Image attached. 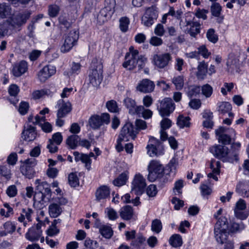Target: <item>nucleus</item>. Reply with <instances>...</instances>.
<instances>
[{"label": "nucleus", "instance_id": "52", "mask_svg": "<svg viewBox=\"0 0 249 249\" xmlns=\"http://www.w3.org/2000/svg\"><path fill=\"white\" fill-rule=\"evenodd\" d=\"M200 89L199 87L192 86L189 87L187 91V95L190 98L196 97L200 93Z\"/></svg>", "mask_w": 249, "mask_h": 249}, {"label": "nucleus", "instance_id": "48", "mask_svg": "<svg viewBox=\"0 0 249 249\" xmlns=\"http://www.w3.org/2000/svg\"><path fill=\"white\" fill-rule=\"evenodd\" d=\"M105 213L106 216L110 220H115L118 217L116 211L110 207L107 208Z\"/></svg>", "mask_w": 249, "mask_h": 249}, {"label": "nucleus", "instance_id": "29", "mask_svg": "<svg viewBox=\"0 0 249 249\" xmlns=\"http://www.w3.org/2000/svg\"><path fill=\"white\" fill-rule=\"evenodd\" d=\"M186 26L190 27L189 33L192 36H195L200 33V24L198 21H186Z\"/></svg>", "mask_w": 249, "mask_h": 249}, {"label": "nucleus", "instance_id": "45", "mask_svg": "<svg viewBox=\"0 0 249 249\" xmlns=\"http://www.w3.org/2000/svg\"><path fill=\"white\" fill-rule=\"evenodd\" d=\"M207 39L211 42L215 44L218 40V36L213 29H209L206 35Z\"/></svg>", "mask_w": 249, "mask_h": 249}, {"label": "nucleus", "instance_id": "28", "mask_svg": "<svg viewBox=\"0 0 249 249\" xmlns=\"http://www.w3.org/2000/svg\"><path fill=\"white\" fill-rule=\"evenodd\" d=\"M124 104L128 110L130 114H136L138 106H136V102L134 99L129 97H126L124 100Z\"/></svg>", "mask_w": 249, "mask_h": 249}, {"label": "nucleus", "instance_id": "22", "mask_svg": "<svg viewBox=\"0 0 249 249\" xmlns=\"http://www.w3.org/2000/svg\"><path fill=\"white\" fill-rule=\"evenodd\" d=\"M210 168L212 170V172L208 174V178L217 181L218 180L217 176L220 174L221 168L220 162L213 159L210 162Z\"/></svg>", "mask_w": 249, "mask_h": 249}, {"label": "nucleus", "instance_id": "59", "mask_svg": "<svg viewBox=\"0 0 249 249\" xmlns=\"http://www.w3.org/2000/svg\"><path fill=\"white\" fill-rule=\"evenodd\" d=\"M201 91L202 94L208 98L211 96L213 93V88L209 84H205L202 87Z\"/></svg>", "mask_w": 249, "mask_h": 249}, {"label": "nucleus", "instance_id": "1", "mask_svg": "<svg viewBox=\"0 0 249 249\" xmlns=\"http://www.w3.org/2000/svg\"><path fill=\"white\" fill-rule=\"evenodd\" d=\"M137 130L133 124L127 123L122 128L117 141L116 148L118 152L124 149V143L131 140H134L137 134Z\"/></svg>", "mask_w": 249, "mask_h": 249}, {"label": "nucleus", "instance_id": "27", "mask_svg": "<svg viewBox=\"0 0 249 249\" xmlns=\"http://www.w3.org/2000/svg\"><path fill=\"white\" fill-rule=\"evenodd\" d=\"M49 112V109L45 107L39 112V114L41 115H37L34 117L33 116L30 115L28 117V121L33 123H40L44 122L45 121V115Z\"/></svg>", "mask_w": 249, "mask_h": 249}, {"label": "nucleus", "instance_id": "21", "mask_svg": "<svg viewBox=\"0 0 249 249\" xmlns=\"http://www.w3.org/2000/svg\"><path fill=\"white\" fill-rule=\"evenodd\" d=\"M114 12V10L111 9V7L109 6H106L102 9L97 17L98 22L101 24H103L111 18Z\"/></svg>", "mask_w": 249, "mask_h": 249}, {"label": "nucleus", "instance_id": "11", "mask_svg": "<svg viewBox=\"0 0 249 249\" xmlns=\"http://www.w3.org/2000/svg\"><path fill=\"white\" fill-rule=\"evenodd\" d=\"M145 186V179L140 174H136L132 182L131 192L137 196L141 195Z\"/></svg>", "mask_w": 249, "mask_h": 249}, {"label": "nucleus", "instance_id": "4", "mask_svg": "<svg viewBox=\"0 0 249 249\" xmlns=\"http://www.w3.org/2000/svg\"><path fill=\"white\" fill-rule=\"evenodd\" d=\"M35 184L37 185L36 189L38 192L35 193L34 196V200L36 202H39L43 204L45 202L46 195L51 196V189L49 184L46 182H40L39 180H36Z\"/></svg>", "mask_w": 249, "mask_h": 249}, {"label": "nucleus", "instance_id": "37", "mask_svg": "<svg viewBox=\"0 0 249 249\" xmlns=\"http://www.w3.org/2000/svg\"><path fill=\"white\" fill-rule=\"evenodd\" d=\"M190 118L189 117L180 115L178 118L177 124L181 128L185 127H189L190 125Z\"/></svg>", "mask_w": 249, "mask_h": 249}, {"label": "nucleus", "instance_id": "63", "mask_svg": "<svg viewBox=\"0 0 249 249\" xmlns=\"http://www.w3.org/2000/svg\"><path fill=\"white\" fill-rule=\"evenodd\" d=\"M172 121L168 118H163L160 122V129L166 130L170 128L172 126Z\"/></svg>", "mask_w": 249, "mask_h": 249}, {"label": "nucleus", "instance_id": "12", "mask_svg": "<svg viewBox=\"0 0 249 249\" xmlns=\"http://www.w3.org/2000/svg\"><path fill=\"white\" fill-rule=\"evenodd\" d=\"M129 52L125 55V60L123 63V67L128 70H132L136 67V60L139 51L131 46L129 48Z\"/></svg>", "mask_w": 249, "mask_h": 249}, {"label": "nucleus", "instance_id": "26", "mask_svg": "<svg viewBox=\"0 0 249 249\" xmlns=\"http://www.w3.org/2000/svg\"><path fill=\"white\" fill-rule=\"evenodd\" d=\"M110 195V189L106 185H103L99 187L95 193L96 198L98 201L105 199Z\"/></svg>", "mask_w": 249, "mask_h": 249}, {"label": "nucleus", "instance_id": "13", "mask_svg": "<svg viewBox=\"0 0 249 249\" xmlns=\"http://www.w3.org/2000/svg\"><path fill=\"white\" fill-rule=\"evenodd\" d=\"M36 164V160L35 159H29L25 160L22 164L20 171L22 175L26 178H31L34 174V167Z\"/></svg>", "mask_w": 249, "mask_h": 249}, {"label": "nucleus", "instance_id": "5", "mask_svg": "<svg viewBox=\"0 0 249 249\" xmlns=\"http://www.w3.org/2000/svg\"><path fill=\"white\" fill-rule=\"evenodd\" d=\"M146 149L147 154L151 157L162 155L164 152L162 143L159 140L152 136L149 138Z\"/></svg>", "mask_w": 249, "mask_h": 249}, {"label": "nucleus", "instance_id": "41", "mask_svg": "<svg viewBox=\"0 0 249 249\" xmlns=\"http://www.w3.org/2000/svg\"><path fill=\"white\" fill-rule=\"evenodd\" d=\"M61 221L60 219H54L47 230V233H58L60 231L59 228Z\"/></svg>", "mask_w": 249, "mask_h": 249}, {"label": "nucleus", "instance_id": "30", "mask_svg": "<svg viewBox=\"0 0 249 249\" xmlns=\"http://www.w3.org/2000/svg\"><path fill=\"white\" fill-rule=\"evenodd\" d=\"M120 215L121 217L125 220L130 219L133 214L132 208L130 206H125L122 207L120 210Z\"/></svg>", "mask_w": 249, "mask_h": 249}, {"label": "nucleus", "instance_id": "38", "mask_svg": "<svg viewBox=\"0 0 249 249\" xmlns=\"http://www.w3.org/2000/svg\"><path fill=\"white\" fill-rule=\"evenodd\" d=\"M80 138L76 135H72L69 137L67 140V143L71 149H75L78 145Z\"/></svg>", "mask_w": 249, "mask_h": 249}, {"label": "nucleus", "instance_id": "2", "mask_svg": "<svg viewBox=\"0 0 249 249\" xmlns=\"http://www.w3.org/2000/svg\"><path fill=\"white\" fill-rule=\"evenodd\" d=\"M102 63L100 61L94 59L92 61L89 71V81L93 87L99 86L102 82L103 75Z\"/></svg>", "mask_w": 249, "mask_h": 249}, {"label": "nucleus", "instance_id": "36", "mask_svg": "<svg viewBox=\"0 0 249 249\" xmlns=\"http://www.w3.org/2000/svg\"><path fill=\"white\" fill-rule=\"evenodd\" d=\"M136 114L141 115L144 119H148L152 116L153 112L151 110L145 108L143 106H138Z\"/></svg>", "mask_w": 249, "mask_h": 249}, {"label": "nucleus", "instance_id": "64", "mask_svg": "<svg viewBox=\"0 0 249 249\" xmlns=\"http://www.w3.org/2000/svg\"><path fill=\"white\" fill-rule=\"evenodd\" d=\"M59 11V8L56 5H52L49 7L48 13L51 17H55L58 15Z\"/></svg>", "mask_w": 249, "mask_h": 249}, {"label": "nucleus", "instance_id": "23", "mask_svg": "<svg viewBox=\"0 0 249 249\" xmlns=\"http://www.w3.org/2000/svg\"><path fill=\"white\" fill-rule=\"evenodd\" d=\"M36 136L35 127L32 125H27L24 127L22 132V138L26 141L30 142L34 140Z\"/></svg>", "mask_w": 249, "mask_h": 249}, {"label": "nucleus", "instance_id": "50", "mask_svg": "<svg viewBox=\"0 0 249 249\" xmlns=\"http://www.w3.org/2000/svg\"><path fill=\"white\" fill-rule=\"evenodd\" d=\"M169 16H171L177 19H180L183 14V12L181 9L175 11L173 7H170L168 12Z\"/></svg>", "mask_w": 249, "mask_h": 249}, {"label": "nucleus", "instance_id": "61", "mask_svg": "<svg viewBox=\"0 0 249 249\" xmlns=\"http://www.w3.org/2000/svg\"><path fill=\"white\" fill-rule=\"evenodd\" d=\"M198 55H202L204 58H207L211 54V53L209 52L208 50L205 45H201L198 48Z\"/></svg>", "mask_w": 249, "mask_h": 249}, {"label": "nucleus", "instance_id": "46", "mask_svg": "<svg viewBox=\"0 0 249 249\" xmlns=\"http://www.w3.org/2000/svg\"><path fill=\"white\" fill-rule=\"evenodd\" d=\"M172 82L176 87L177 89H181L184 86V77L183 76L181 75L174 77L172 79Z\"/></svg>", "mask_w": 249, "mask_h": 249}, {"label": "nucleus", "instance_id": "57", "mask_svg": "<svg viewBox=\"0 0 249 249\" xmlns=\"http://www.w3.org/2000/svg\"><path fill=\"white\" fill-rule=\"evenodd\" d=\"M97 227L99 229L100 233H112L113 232L109 224H98Z\"/></svg>", "mask_w": 249, "mask_h": 249}, {"label": "nucleus", "instance_id": "40", "mask_svg": "<svg viewBox=\"0 0 249 249\" xmlns=\"http://www.w3.org/2000/svg\"><path fill=\"white\" fill-rule=\"evenodd\" d=\"M130 24V20L126 17H123L119 19V28L123 33L128 31Z\"/></svg>", "mask_w": 249, "mask_h": 249}, {"label": "nucleus", "instance_id": "35", "mask_svg": "<svg viewBox=\"0 0 249 249\" xmlns=\"http://www.w3.org/2000/svg\"><path fill=\"white\" fill-rule=\"evenodd\" d=\"M12 14V9L10 5L6 3L0 4V18H7Z\"/></svg>", "mask_w": 249, "mask_h": 249}, {"label": "nucleus", "instance_id": "34", "mask_svg": "<svg viewBox=\"0 0 249 249\" xmlns=\"http://www.w3.org/2000/svg\"><path fill=\"white\" fill-rule=\"evenodd\" d=\"M62 210L60 206L56 203H52L49 207V213L52 217L58 216L62 213Z\"/></svg>", "mask_w": 249, "mask_h": 249}, {"label": "nucleus", "instance_id": "47", "mask_svg": "<svg viewBox=\"0 0 249 249\" xmlns=\"http://www.w3.org/2000/svg\"><path fill=\"white\" fill-rule=\"evenodd\" d=\"M68 180L69 184L71 187H75L79 184V178L76 173H71L70 174Z\"/></svg>", "mask_w": 249, "mask_h": 249}, {"label": "nucleus", "instance_id": "55", "mask_svg": "<svg viewBox=\"0 0 249 249\" xmlns=\"http://www.w3.org/2000/svg\"><path fill=\"white\" fill-rule=\"evenodd\" d=\"M151 229L153 232L157 233L160 232L162 229V224L161 221L157 219L154 220L152 222Z\"/></svg>", "mask_w": 249, "mask_h": 249}, {"label": "nucleus", "instance_id": "25", "mask_svg": "<svg viewBox=\"0 0 249 249\" xmlns=\"http://www.w3.org/2000/svg\"><path fill=\"white\" fill-rule=\"evenodd\" d=\"M27 70V63L24 61H21L16 64L12 70L13 74L16 77H19L24 73Z\"/></svg>", "mask_w": 249, "mask_h": 249}, {"label": "nucleus", "instance_id": "24", "mask_svg": "<svg viewBox=\"0 0 249 249\" xmlns=\"http://www.w3.org/2000/svg\"><path fill=\"white\" fill-rule=\"evenodd\" d=\"M127 240H131V246L135 247H140L145 241V238L140 234H126Z\"/></svg>", "mask_w": 249, "mask_h": 249}, {"label": "nucleus", "instance_id": "14", "mask_svg": "<svg viewBox=\"0 0 249 249\" xmlns=\"http://www.w3.org/2000/svg\"><path fill=\"white\" fill-rule=\"evenodd\" d=\"M31 15L29 11H24L14 16L11 19L10 24L13 27H19L25 24Z\"/></svg>", "mask_w": 249, "mask_h": 249}, {"label": "nucleus", "instance_id": "43", "mask_svg": "<svg viewBox=\"0 0 249 249\" xmlns=\"http://www.w3.org/2000/svg\"><path fill=\"white\" fill-rule=\"evenodd\" d=\"M231 106L229 102H222L218 107V110L222 113L228 112L230 117H232L233 114L230 112L231 109Z\"/></svg>", "mask_w": 249, "mask_h": 249}, {"label": "nucleus", "instance_id": "16", "mask_svg": "<svg viewBox=\"0 0 249 249\" xmlns=\"http://www.w3.org/2000/svg\"><path fill=\"white\" fill-rule=\"evenodd\" d=\"M227 132V130L224 127H220L215 130V134L218 136V140L219 142L224 144H229L231 141V137L235 136V131L231 128L229 129V133L230 136L225 133Z\"/></svg>", "mask_w": 249, "mask_h": 249}, {"label": "nucleus", "instance_id": "10", "mask_svg": "<svg viewBox=\"0 0 249 249\" xmlns=\"http://www.w3.org/2000/svg\"><path fill=\"white\" fill-rule=\"evenodd\" d=\"M109 121V115L106 113H103L101 115L91 116L89 120V124L92 129H96L105 124H108Z\"/></svg>", "mask_w": 249, "mask_h": 249}, {"label": "nucleus", "instance_id": "58", "mask_svg": "<svg viewBox=\"0 0 249 249\" xmlns=\"http://www.w3.org/2000/svg\"><path fill=\"white\" fill-rule=\"evenodd\" d=\"M222 10V7L218 3H214L211 6L212 15L216 17H219Z\"/></svg>", "mask_w": 249, "mask_h": 249}, {"label": "nucleus", "instance_id": "15", "mask_svg": "<svg viewBox=\"0 0 249 249\" xmlns=\"http://www.w3.org/2000/svg\"><path fill=\"white\" fill-rule=\"evenodd\" d=\"M210 151L215 157L220 159L232 157V155L225 146L221 145H213L210 148Z\"/></svg>", "mask_w": 249, "mask_h": 249}, {"label": "nucleus", "instance_id": "60", "mask_svg": "<svg viewBox=\"0 0 249 249\" xmlns=\"http://www.w3.org/2000/svg\"><path fill=\"white\" fill-rule=\"evenodd\" d=\"M5 231L8 233H12L16 231V226L14 222L7 221L3 225Z\"/></svg>", "mask_w": 249, "mask_h": 249}, {"label": "nucleus", "instance_id": "19", "mask_svg": "<svg viewBox=\"0 0 249 249\" xmlns=\"http://www.w3.org/2000/svg\"><path fill=\"white\" fill-rule=\"evenodd\" d=\"M56 72L55 67L48 65L44 66L38 73V77L41 82H45Z\"/></svg>", "mask_w": 249, "mask_h": 249}, {"label": "nucleus", "instance_id": "56", "mask_svg": "<svg viewBox=\"0 0 249 249\" xmlns=\"http://www.w3.org/2000/svg\"><path fill=\"white\" fill-rule=\"evenodd\" d=\"M239 62V59L233 54H230L227 59V65L230 68L236 66Z\"/></svg>", "mask_w": 249, "mask_h": 249}, {"label": "nucleus", "instance_id": "33", "mask_svg": "<svg viewBox=\"0 0 249 249\" xmlns=\"http://www.w3.org/2000/svg\"><path fill=\"white\" fill-rule=\"evenodd\" d=\"M236 191L243 197H249V188L247 183H239L236 186Z\"/></svg>", "mask_w": 249, "mask_h": 249}, {"label": "nucleus", "instance_id": "42", "mask_svg": "<svg viewBox=\"0 0 249 249\" xmlns=\"http://www.w3.org/2000/svg\"><path fill=\"white\" fill-rule=\"evenodd\" d=\"M170 244L175 248L180 247L182 244V240L179 234H173L169 239Z\"/></svg>", "mask_w": 249, "mask_h": 249}, {"label": "nucleus", "instance_id": "62", "mask_svg": "<svg viewBox=\"0 0 249 249\" xmlns=\"http://www.w3.org/2000/svg\"><path fill=\"white\" fill-rule=\"evenodd\" d=\"M6 194L10 197H15L18 194V189L15 185L9 186L6 190Z\"/></svg>", "mask_w": 249, "mask_h": 249}, {"label": "nucleus", "instance_id": "51", "mask_svg": "<svg viewBox=\"0 0 249 249\" xmlns=\"http://www.w3.org/2000/svg\"><path fill=\"white\" fill-rule=\"evenodd\" d=\"M3 206L4 208L0 209V213L2 216L8 217L13 213V208L7 203H4Z\"/></svg>", "mask_w": 249, "mask_h": 249}, {"label": "nucleus", "instance_id": "39", "mask_svg": "<svg viewBox=\"0 0 249 249\" xmlns=\"http://www.w3.org/2000/svg\"><path fill=\"white\" fill-rule=\"evenodd\" d=\"M0 175L7 180H9L12 177L10 166L8 165L0 166Z\"/></svg>", "mask_w": 249, "mask_h": 249}, {"label": "nucleus", "instance_id": "49", "mask_svg": "<svg viewBox=\"0 0 249 249\" xmlns=\"http://www.w3.org/2000/svg\"><path fill=\"white\" fill-rule=\"evenodd\" d=\"M215 238L217 242L220 244H225V245H227L229 243H232L228 239V234H215Z\"/></svg>", "mask_w": 249, "mask_h": 249}, {"label": "nucleus", "instance_id": "18", "mask_svg": "<svg viewBox=\"0 0 249 249\" xmlns=\"http://www.w3.org/2000/svg\"><path fill=\"white\" fill-rule=\"evenodd\" d=\"M214 233H229V226L226 217L221 216L218 219L214 228Z\"/></svg>", "mask_w": 249, "mask_h": 249}, {"label": "nucleus", "instance_id": "54", "mask_svg": "<svg viewBox=\"0 0 249 249\" xmlns=\"http://www.w3.org/2000/svg\"><path fill=\"white\" fill-rule=\"evenodd\" d=\"M235 216L240 220L246 219L249 215V211L245 210L234 211Z\"/></svg>", "mask_w": 249, "mask_h": 249}, {"label": "nucleus", "instance_id": "17", "mask_svg": "<svg viewBox=\"0 0 249 249\" xmlns=\"http://www.w3.org/2000/svg\"><path fill=\"white\" fill-rule=\"evenodd\" d=\"M56 107L58 108L57 117H64L71 110V104L70 102H65L63 99L59 100L57 102Z\"/></svg>", "mask_w": 249, "mask_h": 249}, {"label": "nucleus", "instance_id": "20", "mask_svg": "<svg viewBox=\"0 0 249 249\" xmlns=\"http://www.w3.org/2000/svg\"><path fill=\"white\" fill-rule=\"evenodd\" d=\"M155 89L154 83L148 79H143L138 84L136 89L142 93H150Z\"/></svg>", "mask_w": 249, "mask_h": 249}, {"label": "nucleus", "instance_id": "9", "mask_svg": "<svg viewBox=\"0 0 249 249\" xmlns=\"http://www.w3.org/2000/svg\"><path fill=\"white\" fill-rule=\"evenodd\" d=\"M158 17L157 8L155 6L147 8L142 18V24L146 27L151 26Z\"/></svg>", "mask_w": 249, "mask_h": 249}, {"label": "nucleus", "instance_id": "7", "mask_svg": "<svg viewBox=\"0 0 249 249\" xmlns=\"http://www.w3.org/2000/svg\"><path fill=\"white\" fill-rule=\"evenodd\" d=\"M172 61L171 54L168 53L155 54L152 63L158 69H163L167 67Z\"/></svg>", "mask_w": 249, "mask_h": 249}, {"label": "nucleus", "instance_id": "3", "mask_svg": "<svg viewBox=\"0 0 249 249\" xmlns=\"http://www.w3.org/2000/svg\"><path fill=\"white\" fill-rule=\"evenodd\" d=\"M78 38L79 34L76 30H71L65 34L63 44L60 47L61 52L66 53L71 51L77 44Z\"/></svg>", "mask_w": 249, "mask_h": 249}, {"label": "nucleus", "instance_id": "31", "mask_svg": "<svg viewBox=\"0 0 249 249\" xmlns=\"http://www.w3.org/2000/svg\"><path fill=\"white\" fill-rule=\"evenodd\" d=\"M128 172L125 171L121 174L117 178L113 181V184L118 187L125 185L128 179Z\"/></svg>", "mask_w": 249, "mask_h": 249}, {"label": "nucleus", "instance_id": "6", "mask_svg": "<svg viewBox=\"0 0 249 249\" xmlns=\"http://www.w3.org/2000/svg\"><path fill=\"white\" fill-rule=\"evenodd\" d=\"M148 170V179L150 181L153 182L162 174L164 167L160 161L152 160L149 163Z\"/></svg>", "mask_w": 249, "mask_h": 249}, {"label": "nucleus", "instance_id": "32", "mask_svg": "<svg viewBox=\"0 0 249 249\" xmlns=\"http://www.w3.org/2000/svg\"><path fill=\"white\" fill-rule=\"evenodd\" d=\"M208 70V65L204 62L199 63L197 67V72L196 76L199 79H204L207 74Z\"/></svg>", "mask_w": 249, "mask_h": 249}, {"label": "nucleus", "instance_id": "53", "mask_svg": "<svg viewBox=\"0 0 249 249\" xmlns=\"http://www.w3.org/2000/svg\"><path fill=\"white\" fill-rule=\"evenodd\" d=\"M106 107L108 111L111 112H117L119 111L117 102L113 100L107 101L106 103Z\"/></svg>", "mask_w": 249, "mask_h": 249}, {"label": "nucleus", "instance_id": "8", "mask_svg": "<svg viewBox=\"0 0 249 249\" xmlns=\"http://www.w3.org/2000/svg\"><path fill=\"white\" fill-rule=\"evenodd\" d=\"M157 106L160 115L162 117L168 116L175 109V105L170 98L159 100Z\"/></svg>", "mask_w": 249, "mask_h": 249}, {"label": "nucleus", "instance_id": "44", "mask_svg": "<svg viewBox=\"0 0 249 249\" xmlns=\"http://www.w3.org/2000/svg\"><path fill=\"white\" fill-rule=\"evenodd\" d=\"M245 228V226L242 222H233L229 226V232H242Z\"/></svg>", "mask_w": 249, "mask_h": 249}]
</instances>
